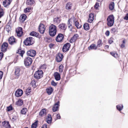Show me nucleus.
Listing matches in <instances>:
<instances>
[{
    "mask_svg": "<svg viewBox=\"0 0 128 128\" xmlns=\"http://www.w3.org/2000/svg\"><path fill=\"white\" fill-rule=\"evenodd\" d=\"M53 91V89L51 87H49L46 89V92L48 95H50L52 94Z\"/></svg>",
    "mask_w": 128,
    "mask_h": 128,
    "instance_id": "a878e982",
    "label": "nucleus"
},
{
    "mask_svg": "<svg viewBox=\"0 0 128 128\" xmlns=\"http://www.w3.org/2000/svg\"><path fill=\"white\" fill-rule=\"evenodd\" d=\"M57 32L56 26L52 24L50 26L49 29V33L50 36L53 37L56 34Z\"/></svg>",
    "mask_w": 128,
    "mask_h": 128,
    "instance_id": "f257e3e1",
    "label": "nucleus"
},
{
    "mask_svg": "<svg viewBox=\"0 0 128 128\" xmlns=\"http://www.w3.org/2000/svg\"><path fill=\"white\" fill-rule=\"evenodd\" d=\"M46 28L44 25L42 24H40L39 26L38 30L40 34H43L44 33Z\"/></svg>",
    "mask_w": 128,
    "mask_h": 128,
    "instance_id": "423d86ee",
    "label": "nucleus"
},
{
    "mask_svg": "<svg viewBox=\"0 0 128 128\" xmlns=\"http://www.w3.org/2000/svg\"><path fill=\"white\" fill-rule=\"evenodd\" d=\"M38 122V121L36 120L33 123L31 126L32 128H36L37 126Z\"/></svg>",
    "mask_w": 128,
    "mask_h": 128,
    "instance_id": "f704fd0d",
    "label": "nucleus"
},
{
    "mask_svg": "<svg viewBox=\"0 0 128 128\" xmlns=\"http://www.w3.org/2000/svg\"><path fill=\"white\" fill-rule=\"evenodd\" d=\"M2 124L4 128H7L8 127H10V126L8 122L4 121L2 122Z\"/></svg>",
    "mask_w": 128,
    "mask_h": 128,
    "instance_id": "4be33fe9",
    "label": "nucleus"
},
{
    "mask_svg": "<svg viewBox=\"0 0 128 128\" xmlns=\"http://www.w3.org/2000/svg\"><path fill=\"white\" fill-rule=\"evenodd\" d=\"M97 48V47L96 46V44H92L88 48L89 50L93 49L95 50H96V49Z\"/></svg>",
    "mask_w": 128,
    "mask_h": 128,
    "instance_id": "c756f323",
    "label": "nucleus"
},
{
    "mask_svg": "<svg viewBox=\"0 0 128 128\" xmlns=\"http://www.w3.org/2000/svg\"><path fill=\"white\" fill-rule=\"evenodd\" d=\"M113 41L112 40V39L111 38H110L108 40V42L110 44H111Z\"/></svg>",
    "mask_w": 128,
    "mask_h": 128,
    "instance_id": "13d9d810",
    "label": "nucleus"
},
{
    "mask_svg": "<svg viewBox=\"0 0 128 128\" xmlns=\"http://www.w3.org/2000/svg\"><path fill=\"white\" fill-rule=\"evenodd\" d=\"M116 108L119 111L122 110L123 108V106L122 104H120L116 106Z\"/></svg>",
    "mask_w": 128,
    "mask_h": 128,
    "instance_id": "7c9ffc66",
    "label": "nucleus"
},
{
    "mask_svg": "<svg viewBox=\"0 0 128 128\" xmlns=\"http://www.w3.org/2000/svg\"><path fill=\"white\" fill-rule=\"evenodd\" d=\"M63 66L62 65H60L59 67V71L60 72H62L63 71Z\"/></svg>",
    "mask_w": 128,
    "mask_h": 128,
    "instance_id": "c03bdc74",
    "label": "nucleus"
},
{
    "mask_svg": "<svg viewBox=\"0 0 128 128\" xmlns=\"http://www.w3.org/2000/svg\"><path fill=\"white\" fill-rule=\"evenodd\" d=\"M125 46L124 44H122L120 45V47L122 48L124 47Z\"/></svg>",
    "mask_w": 128,
    "mask_h": 128,
    "instance_id": "0e129e2a",
    "label": "nucleus"
},
{
    "mask_svg": "<svg viewBox=\"0 0 128 128\" xmlns=\"http://www.w3.org/2000/svg\"><path fill=\"white\" fill-rule=\"evenodd\" d=\"M111 32L113 34H115L116 32V29L115 28H112L111 30Z\"/></svg>",
    "mask_w": 128,
    "mask_h": 128,
    "instance_id": "09e8293b",
    "label": "nucleus"
},
{
    "mask_svg": "<svg viewBox=\"0 0 128 128\" xmlns=\"http://www.w3.org/2000/svg\"><path fill=\"white\" fill-rule=\"evenodd\" d=\"M114 2H112L110 3L109 6V9L112 10H113L114 8Z\"/></svg>",
    "mask_w": 128,
    "mask_h": 128,
    "instance_id": "bb28decb",
    "label": "nucleus"
},
{
    "mask_svg": "<svg viewBox=\"0 0 128 128\" xmlns=\"http://www.w3.org/2000/svg\"><path fill=\"white\" fill-rule=\"evenodd\" d=\"M72 4L71 2H68L66 6V8L68 10H70L72 8Z\"/></svg>",
    "mask_w": 128,
    "mask_h": 128,
    "instance_id": "b1692460",
    "label": "nucleus"
},
{
    "mask_svg": "<svg viewBox=\"0 0 128 128\" xmlns=\"http://www.w3.org/2000/svg\"><path fill=\"white\" fill-rule=\"evenodd\" d=\"M94 14L92 13H90L89 16V18L88 20V22L92 23L94 20Z\"/></svg>",
    "mask_w": 128,
    "mask_h": 128,
    "instance_id": "aec40b11",
    "label": "nucleus"
},
{
    "mask_svg": "<svg viewBox=\"0 0 128 128\" xmlns=\"http://www.w3.org/2000/svg\"><path fill=\"white\" fill-rule=\"evenodd\" d=\"M75 25L78 28H80L81 27V26L79 24L78 22L77 21H76L75 23Z\"/></svg>",
    "mask_w": 128,
    "mask_h": 128,
    "instance_id": "79ce46f5",
    "label": "nucleus"
},
{
    "mask_svg": "<svg viewBox=\"0 0 128 128\" xmlns=\"http://www.w3.org/2000/svg\"><path fill=\"white\" fill-rule=\"evenodd\" d=\"M41 68H46V66L44 64L41 67Z\"/></svg>",
    "mask_w": 128,
    "mask_h": 128,
    "instance_id": "69168bd1",
    "label": "nucleus"
},
{
    "mask_svg": "<svg viewBox=\"0 0 128 128\" xmlns=\"http://www.w3.org/2000/svg\"><path fill=\"white\" fill-rule=\"evenodd\" d=\"M31 91V89L30 88H28L27 89L26 91V94L27 95H28L30 94V92Z\"/></svg>",
    "mask_w": 128,
    "mask_h": 128,
    "instance_id": "4c0bfd02",
    "label": "nucleus"
},
{
    "mask_svg": "<svg viewBox=\"0 0 128 128\" xmlns=\"http://www.w3.org/2000/svg\"><path fill=\"white\" fill-rule=\"evenodd\" d=\"M34 0H27L26 2L27 5L31 6L34 4Z\"/></svg>",
    "mask_w": 128,
    "mask_h": 128,
    "instance_id": "cd10ccee",
    "label": "nucleus"
},
{
    "mask_svg": "<svg viewBox=\"0 0 128 128\" xmlns=\"http://www.w3.org/2000/svg\"><path fill=\"white\" fill-rule=\"evenodd\" d=\"M23 104V101L21 99H19L16 102V104L18 106H21Z\"/></svg>",
    "mask_w": 128,
    "mask_h": 128,
    "instance_id": "473e14b6",
    "label": "nucleus"
},
{
    "mask_svg": "<svg viewBox=\"0 0 128 128\" xmlns=\"http://www.w3.org/2000/svg\"><path fill=\"white\" fill-rule=\"evenodd\" d=\"M26 18V16L24 14H22L20 16V20H21L22 22H24Z\"/></svg>",
    "mask_w": 128,
    "mask_h": 128,
    "instance_id": "5701e85b",
    "label": "nucleus"
},
{
    "mask_svg": "<svg viewBox=\"0 0 128 128\" xmlns=\"http://www.w3.org/2000/svg\"><path fill=\"white\" fill-rule=\"evenodd\" d=\"M64 38V36L63 34H59L56 36V40L58 42H60L63 40Z\"/></svg>",
    "mask_w": 128,
    "mask_h": 128,
    "instance_id": "6e6552de",
    "label": "nucleus"
},
{
    "mask_svg": "<svg viewBox=\"0 0 128 128\" xmlns=\"http://www.w3.org/2000/svg\"><path fill=\"white\" fill-rule=\"evenodd\" d=\"M61 18L60 17H57L54 19V22L55 24H58L61 21Z\"/></svg>",
    "mask_w": 128,
    "mask_h": 128,
    "instance_id": "f3484780",
    "label": "nucleus"
},
{
    "mask_svg": "<svg viewBox=\"0 0 128 128\" xmlns=\"http://www.w3.org/2000/svg\"><path fill=\"white\" fill-rule=\"evenodd\" d=\"M54 76L56 80L58 81L60 80V76L58 72H55L54 74Z\"/></svg>",
    "mask_w": 128,
    "mask_h": 128,
    "instance_id": "a211bd4d",
    "label": "nucleus"
},
{
    "mask_svg": "<svg viewBox=\"0 0 128 128\" xmlns=\"http://www.w3.org/2000/svg\"><path fill=\"white\" fill-rule=\"evenodd\" d=\"M53 46H54V45H53L52 44H50L49 45V46H50V48H51Z\"/></svg>",
    "mask_w": 128,
    "mask_h": 128,
    "instance_id": "774afa93",
    "label": "nucleus"
},
{
    "mask_svg": "<svg viewBox=\"0 0 128 128\" xmlns=\"http://www.w3.org/2000/svg\"><path fill=\"white\" fill-rule=\"evenodd\" d=\"M3 76V72L1 71H0V80L2 78Z\"/></svg>",
    "mask_w": 128,
    "mask_h": 128,
    "instance_id": "5fc2aeb1",
    "label": "nucleus"
},
{
    "mask_svg": "<svg viewBox=\"0 0 128 128\" xmlns=\"http://www.w3.org/2000/svg\"><path fill=\"white\" fill-rule=\"evenodd\" d=\"M3 54L2 52H0V60H1L3 57Z\"/></svg>",
    "mask_w": 128,
    "mask_h": 128,
    "instance_id": "6e6d98bb",
    "label": "nucleus"
},
{
    "mask_svg": "<svg viewBox=\"0 0 128 128\" xmlns=\"http://www.w3.org/2000/svg\"><path fill=\"white\" fill-rule=\"evenodd\" d=\"M70 44L69 43H67L64 45L62 49L63 52H66L68 50Z\"/></svg>",
    "mask_w": 128,
    "mask_h": 128,
    "instance_id": "0eeeda50",
    "label": "nucleus"
},
{
    "mask_svg": "<svg viewBox=\"0 0 128 128\" xmlns=\"http://www.w3.org/2000/svg\"><path fill=\"white\" fill-rule=\"evenodd\" d=\"M56 118L58 119H60V116L59 114H58L57 115Z\"/></svg>",
    "mask_w": 128,
    "mask_h": 128,
    "instance_id": "bf43d9fd",
    "label": "nucleus"
},
{
    "mask_svg": "<svg viewBox=\"0 0 128 128\" xmlns=\"http://www.w3.org/2000/svg\"><path fill=\"white\" fill-rule=\"evenodd\" d=\"M110 54L115 58H117L118 57V54L115 52H110Z\"/></svg>",
    "mask_w": 128,
    "mask_h": 128,
    "instance_id": "ea45409f",
    "label": "nucleus"
},
{
    "mask_svg": "<svg viewBox=\"0 0 128 128\" xmlns=\"http://www.w3.org/2000/svg\"><path fill=\"white\" fill-rule=\"evenodd\" d=\"M78 37V35L76 34H74V36L72 38V40H73L75 41V40L77 39V37Z\"/></svg>",
    "mask_w": 128,
    "mask_h": 128,
    "instance_id": "37998d69",
    "label": "nucleus"
},
{
    "mask_svg": "<svg viewBox=\"0 0 128 128\" xmlns=\"http://www.w3.org/2000/svg\"><path fill=\"white\" fill-rule=\"evenodd\" d=\"M38 34L35 32L32 31L31 32L30 34V36H38Z\"/></svg>",
    "mask_w": 128,
    "mask_h": 128,
    "instance_id": "58836bf2",
    "label": "nucleus"
},
{
    "mask_svg": "<svg viewBox=\"0 0 128 128\" xmlns=\"http://www.w3.org/2000/svg\"><path fill=\"white\" fill-rule=\"evenodd\" d=\"M31 9V8H27L24 9V12L25 13L29 12Z\"/></svg>",
    "mask_w": 128,
    "mask_h": 128,
    "instance_id": "49530a36",
    "label": "nucleus"
},
{
    "mask_svg": "<svg viewBox=\"0 0 128 128\" xmlns=\"http://www.w3.org/2000/svg\"><path fill=\"white\" fill-rule=\"evenodd\" d=\"M3 11L2 8H0V18L2 17L4 15Z\"/></svg>",
    "mask_w": 128,
    "mask_h": 128,
    "instance_id": "a18cd8bd",
    "label": "nucleus"
},
{
    "mask_svg": "<svg viewBox=\"0 0 128 128\" xmlns=\"http://www.w3.org/2000/svg\"><path fill=\"white\" fill-rule=\"evenodd\" d=\"M43 74V72L42 70H38L35 72L34 77L36 79H39L42 77Z\"/></svg>",
    "mask_w": 128,
    "mask_h": 128,
    "instance_id": "39448f33",
    "label": "nucleus"
},
{
    "mask_svg": "<svg viewBox=\"0 0 128 128\" xmlns=\"http://www.w3.org/2000/svg\"><path fill=\"white\" fill-rule=\"evenodd\" d=\"M27 111V108H23L21 111V113L23 114H25Z\"/></svg>",
    "mask_w": 128,
    "mask_h": 128,
    "instance_id": "a19ab883",
    "label": "nucleus"
},
{
    "mask_svg": "<svg viewBox=\"0 0 128 128\" xmlns=\"http://www.w3.org/2000/svg\"><path fill=\"white\" fill-rule=\"evenodd\" d=\"M20 69L19 67H17L15 69V73L16 76L17 78H18L20 75Z\"/></svg>",
    "mask_w": 128,
    "mask_h": 128,
    "instance_id": "6ab92c4d",
    "label": "nucleus"
},
{
    "mask_svg": "<svg viewBox=\"0 0 128 128\" xmlns=\"http://www.w3.org/2000/svg\"><path fill=\"white\" fill-rule=\"evenodd\" d=\"M8 41L9 43L11 45H12L16 43V39L13 36L10 37L8 38Z\"/></svg>",
    "mask_w": 128,
    "mask_h": 128,
    "instance_id": "9b49d317",
    "label": "nucleus"
},
{
    "mask_svg": "<svg viewBox=\"0 0 128 128\" xmlns=\"http://www.w3.org/2000/svg\"><path fill=\"white\" fill-rule=\"evenodd\" d=\"M16 32L17 33V36H18L20 37L23 34V32L21 27H18L16 29Z\"/></svg>",
    "mask_w": 128,
    "mask_h": 128,
    "instance_id": "1a4fd4ad",
    "label": "nucleus"
},
{
    "mask_svg": "<svg viewBox=\"0 0 128 128\" xmlns=\"http://www.w3.org/2000/svg\"><path fill=\"white\" fill-rule=\"evenodd\" d=\"M46 122L48 124L51 123L52 121V118L51 115L50 114H48V115L47 118L46 119Z\"/></svg>",
    "mask_w": 128,
    "mask_h": 128,
    "instance_id": "412c9836",
    "label": "nucleus"
},
{
    "mask_svg": "<svg viewBox=\"0 0 128 128\" xmlns=\"http://www.w3.org/2000/svg\"><path fill=\"white\" fill-rule=\"evenodd\" d=\"M22 90L20 89H18L15 92V96L18 97L21 96L23 94Z\"/></svg>",
    "mask_w": 128,
    "mask_h": 128,
    "instance_id": "ddd939ff",
    "label": "nucleus"
},
{
    "mask_svg": "<svg viewBox=\"0 0 128 128\" xmlns=\"http://www.w3.org/2000/svg\"><path fill=\"white\" fill-rule=\"evenodd\" d=\"M72 22L70 21V19H69L68 21V25H70L71 24Z\"/></svg>",
    "mask_w": 128,
    "mask_h": 128,
    "instance_id": "052dcab7",
    "label": "nucleus"
},
{
    "mask_svg": "<svg viewBox=\"0 0 128 128\" xmlns=\"http://www.w3.org/2000/svg\"><path fill=\"white\" fill-rule=\"evenodd\" d=\"M84 30H88L89 29V24L87 23H86L84 25Z\"/></svg>",
    "mask_w": 128,
    "mask_h": 128,
    "instance_id": "c9c22d12",
    "label": "nucleus"
},
{
    "mask_svg": "<svg viewBox=\"0 0 128 128\" xmlns=\"http://www.w3.org/2000/svg\"><path fill=\"white\" fill-rule=\"evenodd\" d=\"M12 110V107L10 105L8 107H7V111L8 112Z\"/></svg>",
    "mask_w": 128,
    "mask_h": 128,
    "instance_id": "de8ad7c7",
    "label": "nucleus"
},
{
    "mask_svg": "<svg viewBox=\"0 0 128 128\" xmlns=\"http://www.w3.org/2000/svg\"><path fill=\"white\" fill-rule=\"evenodd\" d=\"M68 28H69L70 30L71 31L72 28V24L68 25Z\"/></svg>",
    "mask_w": 128,
    "mask_h": 128,
    "instance_id": "864d4df0",
    "label": "nucleus"
},
{
    "mask_svg": "<svg viewBox=\"0 0 128 128\" xmlns=\"http://www.w3.org/2000/svg\"><path fill=\"white\" fill-rule=\"evenodd\" d=\"M59 102H58L56 103L54 105L53 107L52 110L54 112H56L58 110L60 106L59 104Z\"/></svg>",
    "mask_w": 128,
    "mask_h": 128,
    "instance_id": "4468645a",
    "label": "nucleus"
},
{
    "mask_svg": "<svg viewBox=\"0 0 128 128\" xmlns=\"http://www.w3.org/2000/svg\"><path fill=\"white\" fill-rule=\"evenodd\" d=\"M36 54V52L35 50H31L28 51L27 52V54L28 56L31 57L34 56Z\"/></svg>",
    "mask_w": 128,
    "mask_h": 128,
    "instance_id": "9d476101",
    "label": "nucleus"
},
{
    "mask_svg": "<svg viewBox=\"0 0 128 128\" xmlns=\"http://www.w3.org/2000/svg\"><path fill=\"white\" fill-rule=\"evenodd\" d=\"M8 46V44L7 42L3 43L1 47V51L2 52H5Z\"/></svg>",
    "mask_w": 128,
    "mask_h": 128,
    "instance_id": "f8f14e48",
    "label": "nucleus"
},
{
    "mask_svg": "<svg viewBox=\"0 0 128 128\" xmlns=\"http://www.w3.org/2000/svg\"><path fill=\"white\" fill-rule=\"evenodd\" d=\"M99 6V3L98 2H96L94 6L95 8H96V9H97Z\"/></svg>",
    "mask_w": 128,
    "mask_h": 128,
    "instance_id": "3c124183",
    "label": "nucleus"
},
{
    "mask_svg": "<svg viewBox=\"0 0 128 128\" xmlns=\"http://www.w3.org/2000/svg\"><path fill=\"white\" fill-rule=\"evenodd\" d=\"M124 19L126 20H128V14H126L124 18Z\"/></svg>",
    "mask_w": 128,
    "mask_h": 128,
    "instance_id": "603ef678",
    "label": "nucleus"
},
{
    "mask_svg": "<svg viewBox=\"0 0 128 128\" xmlns=\"http://www.w3.org/2000/svg\"><path fill=\"white\" fill-rule=\"evenodd\" d=\"M5 30L8 33L11 30V26L7 24L6 26Z\"/></svg>",
    "mask_w": 128,
    "mask_h": 128,
    "instance_id": "72a5a7b5",
    "label": "nucleus"
},
{
    "mask_svg": "<svg viewBox=\"0 0 128 128\" xmlns=\"http://www.w3.org/2000/svg\"><path fill=\"white\" fill-rule=\"evenodd\" d=\"M102 41L101 40H99L97 42L96 47H100L102 46Z\"/></svg>",
    "mask_w": 128,
    "mask_h": 128,
    "instance_id": "2f4dec72",
    "label": "nucleus"
},
{
    "mask_svg": "<svg viewBox=\"0 0 128 128\" xmlns=\"http://www.w3.org/2000/svg\"><path fill=\"white\" fill-rule=\"evenodd\" d=\"M47 125L46 124H44L42 126V128H47Z\"/></svg>",
    "mask_w": 128,
    "mask_h": 128,
    "instance_id": "680f3d73",
    "label": "nucleus"
},
{
    "mask_svg": "<svg viewBox=\"0 0 128 128\" xmlns=\"http://www.w3.org/2000/svg\"><path fill=\"white\" fill-rule=\"evenodd\" d=\"M24 62L25 66L28 67L30 66L32 64V60L31 58L29 57H27L25 58Z\"/></svg>",
    "mask_w": 128,
    "mask_h": 128,
    "instance_id": "20e7f679",
    "label": "nucleus"
},
{
    "mask_svg": "<svg viewBox=\"0 0 128 128\" xmlns=\"http://www.w3.org/2000/svg\"><path fill=\"white\" fill-rule=\"evenodd\" d=\"M109 34H110L109 31L108 30L106 31L105 33L106 35L107 36H108L109 35Z\"/></svg>",
    "mask_w": 128,
    "mask_h": 128,
    "instance_id": "4d7b16f0",
    "label": "nucleus"
},
{
    "mask_svg": "<svg viewBox=\"0 0 128 128\" xmlns=\"http://www.w3.org/2000/svg\"><path fill=\"white\" fill-rule=\"evenodd\" d=\"M17 53L19 54L20 56L22 57L23 56V54L24 53V51L22 50L21 49H19L18 50Z\"/></svg>",
    "mask_w": 128,
    "mask_h": 128,
    "instance_id": "e433bc0d",
    "label": "nucleus"
},
{
    "mask_svg": "<svg viewBox=\"0 0 128 128\" xmlns=\"http://www.w3.org/2000/svg\"><path fill=\"white\" fill-rule=\"evenodd\" d=\"M107 24L109 26H112L114 23V18L113 15H111L109 16L107 20Z\"/></svg>",
    "mask_w": 128,
    "mask_h": 128,
    "instance_id": "f03ea898",
    "label": "nucleus"
},
{
    "mask_svg": "<svg viewBox=\"0 0 128 128\" xmlns=\"http://www.w3.org/2000/svg\"><path fill=\"white\" fill-rule=\"evenodd\" d=\"M72 39L71 38L70 40V43H72L74 42H75L73 40H72Z\"/></svg>",
    "mask_w": 128,
    "mask_h": 128,
    "instance_id": "e2e57ef3",
    "label": "nucleus"
},
{
    "mask_svg": "<svg viewBox=\"0 0 128 128\" xmlns=\"http://www.w3.org/2000/svg\"><path fill=\"white\" fill-rule=\"evenodd\" d=\"M33 38L31 37L27 38L24 41V44L26 46H30L34 44L33 41Z\"/></svg>",
    "mask_w": 128,
    "mask_h": 128,
    "instance_id": "7ed1b4c3",
    "label": "nucleus"
},
{
    "mask_svg": "<svg viewBox=\"0 0 128 128\" xmlns=\"http://www.w3.org/2000/svg\"><path fill=\"white\" fill-rule=\"evenodd\" d=\"M63 57V55L60 53L58 54L56 57V60L58 62H60L61 61Z\"/></svg>",
    "mask_w": 128,
    "mask_h": 128,
    "instance_id": "2eb2a0df",
    "label": "nucleus"
},
{
    "mask_svg": "<svg viewBox=\"0 0 128 128\" xmlns=\"http://www.w3.org/2000/svg\"><path fill=\"white\" fill-rule=\"evenodd\" d=\"M58 27L60 30H62L65 31L66 30L67 26L65 24L62 23L60 24Z\"/></svg>",
    "mask_w": 128,
    "mask_h": 128,
    "instance_id": "dca6fc26",
    "label": "nucleus"
},
{
    "mask_svg": "<svg viewBox=\"0 0 128 128\" xmlns=\"http://www.w3.org/2000/svg\"><path fill=\"white\" fill-rule=\"evenodd\" d=\"M46 110L45 108L42 109L40 112L39 115L42 116L44 114H46Z\"/></svg>",
    "mask_w": 128,
    "mask_h": 128,
    "instance_id": "c85d7f7f",
    "label": "nucleus"
},
{
    "mask_svg": "<svg viewBox=\"0 0 128 128\" xmlns=\"http://www.w3.org/2000/svg\"><path fill=\"white\" fill-rule=\"evenodd\" d=\"M109 48V46L108 45H106L104 47V48L105 49H106L108 48Z\"/></svg>",
    "mask_w": 128,
    "mask_h": 128,
    "instance_id": "338daca9",
    "label": "nucleus"
},
{
    "mask_svg": "<svg viewBox=\"0 0 128 128\" xmlns=\"http://www.w3.org/2000/svg\"><path fill=\"white\" fill-rule=\"evenodd\" d=\"M51 84L52 86H56L57 84L55 82L54 80H52L51 82Z\"/></svg>",
    "mask_w": 128,
    "mask_h": 128,
    "instance_id": "8fccbe9b",
    "label": "nucleus"
},
{
    "mask_svg": "<svg viewBox=\"0 0 128 128\" xmlns=\"http://www.w3.org/2000/svg\"><path fill=\"white\" fill-rule=\"evenodd\" d=\"M11 2H10L8 0H5L3 2V4L5 7H6L8 6L9 5Z\"/></svg>",
    "mask_w": 128,
    "mask_h": 128,
    "instance_id": "393cba45",
    "label": "nucleus"
}]
</instances>
